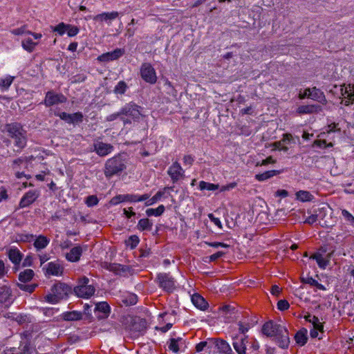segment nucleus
I'll list each match as a JSON object with an SVG mask.
<instances>
[{"instance_id":"7ed1b4c3","label":"nucleus","mask_w":354,"mask_h":354,"mask_svg":"<svg viewBox=\"0 0 354 354\" xmlns=\"http://www.w3.org/2000/svg\"><path fill=\"white\" fill-rule=\"evenodd\" d=\"M142 108L133 102L126 104L121 109L122 114L121 120L124 124H131L133 122H138L143 117Z\"/></svg>"},{"instance_id":"4c0bfd02","label":"nucleus","mask_w":354,"mask_h":354,"mask_svg":"<svg viewBox=\"0 0 354 354\" xmlns=\"http://www.w3.org/2000/svg\"><path fill=\"white\" fill-rule=\"evenodd\" d=\"M165 210V207L163 205H159L157 208L153 209L149 208L146 210V214L148 216H159L162 215Z\"/></svg>"},{"instance_id":"f03ea898","label":"nucleus","mask_w":354,"mask_h":354,"mask_svg":"<svg viewBox=\"0 0 354 354\" xmlns=\"http://www.w3.org/2000/svg\"><path fill=\"white\" fill-rule=\"evenodd\" d=\"M262 333L267 337H273L274 342L279 347L283 349L288 348L289 333L284 326L270 320L263 325Z\"/></svg>"},{"instance_id":"a19ab883","label":"nucleus","mask_w":354,"mask_h":354,"mask_svg":"<svg viewBox=\"0 0 354 354\" xmlns=\"http://www.w3.org/2000/svg\"><path fill=\"white\" fill-rule=\"evenodd\" d=\"M220 313L226 317H231L234 313L235 308L230 305H225L220 308Z\"/></svg>"},{"instance_id":"774afa93","label":"nucleus","mask_w":354,"mask_h":354,"mask_svg":"<svg viewBox=\"0 0 354 354\" xmlns=\"http://www.w3.org/2000/svg\"><path fill=\"white\" fill-rule=\"evenodd\" d=\"M276 160L272 158V156H268L265 160H263L261 162H257V166H263V165H267L268 164H274L275 163Z\"/></svg>"},{"instance_id":"8fccbe9b","label":"nucleus","mask_w":354,"mask_h":354,"mask_svg":"<svg viewBox=\"0 0 354 354\" xmlns=\"http://www.w3.org/2000/svg\"><path fill=\"white\" fill-rule=\"evenodd\" d=\"M37 286V284H23L19 283L18 287L20 290H24L29 293H32L35 290V288Z\"/></svg>"},{"instance_id":"72a5a7b5","label":"nucleus","mask_w":354,"mask_h":354,"mask_svg":"<svg viewBox=\"0 0 354 354\" xmlns=\"http://www.w3.org/2000/svg\"><path fill=\"white\" fill-rule=\"evenodd\" d=\"M37 45L38 43L33 41L30 37L25 38L21 41L23 48L28 53H32Z\"/></svg>"},{"instance_id":"bb28decb","label":"nucleus","mask_w":354,"mask_h":354,"mask_svg":"<svg viewBox=\"0 0 354 354\" xmlns=\"http://www.w3.org/2000/svg\"><path fill=\"white\" fill-rule=\"evenodd\" d=\"M8 255L10 261L15 265H19L23 257V254L17 248H10Z\"/></svg>"},{"instance_id":"f704fd0d","label":"nucleus","mask_w":354,"mask_h":354,"mask_svg":"<svg viewBox=\"0 0 354 354\" xmlns=\"http://www.w3.org/2000/svg\"><path fill=\"white\" fill-rule=\"evenodd\" d=\"M34 277V271L31 269H26L19 274V280L26 283L30 281Z\"/></svg>"},{"instance_id":"4d7b16f0","label":"nucleus","mask_w":354,"mask_h":354,"mask_svg":"<svg viewBox=\"0 0 354 354\" xmlns=\"http://www.w3.org/2000/svg\"><path fill=\"white\" fill-rule=\"evenodd\" d=\"M289 307V303L285 299L279 300L277 303V308L281 311L288 309Z\"/></svg>"},{"instance_id":"4be33fe9","label":"nucleus","mask_w":354,"mask_h":354,"mask_svg":"<svg viewBox=\"0 0 354 354\" xmlns=\"http://www.w3.org/2000/svg\"><path fill=\"white\" fill-rule=\"evenodd\" d=\"M83 250L80 245H77L71 249L65 254L66 259L71 262H77L80 259Z\"/></svg>"},{"instance_id":"69168bd1","label":"nucleus","mask_w":354,"mask_h":354,"mask_svg":"<svg viewBox=\"0 0 354 354\" xmlns=\"http://www.w3.org/2000/svg\"><path fill=\"white\" fill-rule=\"evenodd\" d=\"M208 218L210 221L214 223L216 226H218L220 229H222V224L218 218L214 216V215L212 213L208 214Z\"/></svg>"},{"instance_id":"473e14b6","label":"nucleus","mask_w":354,"mask_h":354,"mask_svg":"<svg viewBox=\"0 0 354 354\" xmlns=\"http://www.w3.org/2000/svg\"><path fill=\"white\" fill-rule=\"evenodd\" d=\"M153 223L149 218H142L137 224V229L139 231H151L152 230Z\"/></svg>"},{"instance_id":"680f3d73","label":"nucleus","mask_w":354,"mask_h":354,"mask_svg":"<svg viewBox=\"0 0 354 354\" xmlns=\"http://www.w3.org/2000/svg\"><path fill=\"white\" fill-rule=\"evenodd\" d=\"M310 323H311L313 326V329L319 330L321 332H323L324 326L319 322L318 317H317V320H312Z\"/></svg>"},{"instance_id":"b1692460","label":"nucleus","mask_w":354,"mask_h":354,"mask_svg":"<svg viewBox=\"0 0 354 354\" xmlns=\"http://www.w3.org/2000/svg\"><path fill=\"white\" fill-rule=\"evenodd\" d=\"M215 346L220 353L223 354H233L232 349L225 340L221 339H216Z\"/></svg>"},{"instance_id":"09e8293b","label":"nucleus","mask_w":354,"mask_h":354,"mask_svg":"<svg viewBox=\"0 0 354 354\" xmlns=\"http://www.w3.org/2000/svg\"><path fill=\"white\" fill-rule=\"evenodd\" d=\"M84 118V115L81 112H76L71 115V119L70 124H75L82 122Z\"/></svg>"},{"instance_id":"49530a36","label":"nucleus","mask_w":354,"mask_h":354,"mask_svg":"<svg viewBox=\"0 0 354 354\" xmlns=\"http://www.w3.org/2000/svg\"><path fill=\"white\" fill-rule=\"evenodd\" d=\"M99 203V199L95 195H91L86 198L85 203L88 207H93L97 205Z\"/></svg>"},{"instance_id":"dca6fc26","label":"nucleus","mask_w":354,"mask_h":354,"mask_svg":"<svg viewBox=\"0 0 354 354\" xmlns=\"http://www.w3.org/2000/svg\"><path fill=\"white\" fill-rule=\"evenodd\" d=\"M167 344L169 350L175 353L184 351L187 348L186 341L182 337L171 338Z\"/></svg>"},{"instance_id":"bf43d9fd","label":"nucleus","mask_w":354,"mask_h":354,"mask_svg":"<svg viewBox=\"0 0 354 354\" xmlns=\"http://www.w3.org/2000/svg\"><path fill=\"white\" fill-rule=\"evenodd\" d=\"M55 115L59 116L62 120H64L66 122L70 124V122L71 121V119L72 114L67 113L66 112H61Z\"/></svg>"},{"instance_id":"aec40b11","label":"nucleus","mask_w":354,"mask_h":354,"mask_svg":"<svg viewBox=\"0 0 354 354\" xmlns=\"http://www.w3.org/2000/svg\"><path fill=\"white\" fill-rule=\"evenodd\" d=\"M44 269L46 276H60L63 272V267L57 262H49Z\"/></svg>"},{"instance_id":"9b49d317","label":"nucleus","mask_w":354,"mask_h":354,"mask_svg":"<svg viewBox=\"0 0 354 354\" xmlns=\"http://www.w3.org/2000/svg\"><path fill=\"white\" fill-rule=\"evenodd\" d=\"M140 75L146 82L154 84L157 81L156 72L150 63H143L140 66Z\"/></svg>"},{"instance_id":"f257e3e1","label":"nucleus","mask_w":354,"mask_h":354,"mask_svg":"<svg viewBox=\"0 0 354 354\" xmlns=\"http://www.w3.org/2000/svg\"><path fill=\"white\" fill-rule=\"evenodd\" d=\"M3 131L6 133L8 139L6 145L13 143L17 152H20L26 146L28 141L27 131L19 122H12L4 126Z\"/></svg>"},{"instance_id":"20e7f679","label":"nucleus","mask_w":354,"mask_h":354,"mask_svg":"<svg viewBox=\"0 0 354 354\" xmlns=\"http://www.w3.org/2000/svg\"><path fill=\"white\" fill-rule=\"evenodd\" d=\"M71 292V288L64 283L58 282L55 283L50 289V292L44 297L46 302L57 304L63 299Z\"/></svg>"},{"instance_id":"c756f323","label":"nucleus","mask_w":354,"mask_h":354,"mask_svg":"<svg viewBox=\"0 0 354 354\" xmlns=\"http://www.w3.org/2000/svg\"><path fill=\"white\" fill-rule=\"evenodd\" d=\"M62 317L66 321H77L82 319V314L81 312L73 310L64 313Z\"/></svg>"},{"instance_id":"338daca9","label":"nucleus","mask_w":354,"mask_h":354,"mask_svg":"<svg viewBox=\"0 0 354 354\" xmlns=\"http://www.w3.org/2000/svg\"><path fill=\"white\" fill-rule=\"evenodd\" d=\"M205 243L207 245H208L209 246L213 247L215 248H217L219 247L225 248H229V245L224 243H221V242H206Z\"/></svg>"},{"instance_id":"a18cd8bd","label":"nucleus","mask_w":354,"mask_h":354,"mask_svg":"<svg viewBox=\"0 0 354 354\" xmlns=\"http://www.w3.org/2000/svg\"><path fill=\"white\" fill-rule=\"evenodd\" d=\"M13 81V77L11 76H7L4 78L0 79V87H2L5 89H8L9 86L11 85Z\"/></svg>"},{"instance_id":"de8ad7c7","label":"nucleus","mask_w":354,"mask_h":354,"mask_svg":"<svg viewBox=\"0 0 354 354\" xmlns=\"http://www.w3.org/2000/svg\"><path fill=\"white\" fill-rule=\"evenodd\" d=\"M66 31L68 37H74L77 35L80 31L78 27L71 24H66Z\"/></svg>"},{"instance_id":"a878e982","label":"nucleus","mask_w":354,"mask_h":354,"mask_svg":"<svg viewBox=\"0 0 354 354\" xmlns=\"http://www.w3.org/2000/svg\"><path fill=\"white\" fill-rule=\"evenodd\" d=\"M310 96L311 99L323 104L326 103V99L324 93L316 87H313L312 89L310 88Z\"/></svg>"},{"instance_id":"6ab92c4d","label":"nucleus","mask_w":354,"mask_h":354,"mask_svg":"<svg viewBox=\"0 0 354 354\" xmlns=\"http://www.w3.org/2000/svg\"><path fill=\"white\" fill-rule=\"evenodd\" d=\"M94 151L100 156H105L113 150V146L111 144L104 143L103 142L97 141L94 143Z\"/></svg>"},{"instance_id":"052dcab7","label":"nucleus","mask_w":354,"mask_h":354,"mask_svg":"<svg viewBox=\"0 0 354 354\" xmlns=\"http://www.w3.org/2000/svg\"><path fill=\"white\" fill-rule=\"evenodd\" d=\"M310 323H311L313 326V329L319 330L321 332H323L324 326L319 322L318 317H317V320H312Z\"/></svg>"},{"instance_id":"0eeeda50","label":"nucleus","mask_w":354,"mask_h":354,"mask_svg":"<svg viewBox=\"0 0 354 354\" xmlns=\"http://www.w3.org/2000/svg\"><path fill=\"white\" fill-rule=\"evenodd\" d=\"M333 253V250L328 251L326 247H321L310 257V259L315 260L319 268L325 270L329 265Z\"/></svg>"},{"instance_id":"39448f33","label":"nucleus","mask_w":354,"mask_h":354,"mask_svg":"<svg viewBox=\"0 0 354 354\" xmlns=\"http://www.w3.org/2000/svg\"><path fill=\"white\" fill-rule=\"evenodd\" d=\"M126 169L124 160L118 154L108 159L104 165V174L107 178L122 173Z\"/></svg>"},{"instance_id":"393cba45","label":"nucleus","mask_w":354,"mask_h":354,"mask_svg":"<svg viewBox=\"0 0 354 354\" xmlns=\"http://www.w3.org/2000/svg\"><path fill=\"white\" fill-rule=\"evenodd\" d=\"M319 111H321V106L315 104L301 105L299 106L297 109V112L299 114H310L313 113H318Z\"/></svg>"},{"instance_id":"9d476101","label":"nucleus","mask_w":354,"mask_h":354,"mask_svg":"<svg viewBox=\"0 0 354 354\" xmlns=\"http://www.w3.org/2000/svg\"><path fill=\"white\" fill-rule=\"evenodd\" d=\"M232 346L238 354H247L246 344L248 343L247 335H239L236 331H232L230 334Z\"/></svg>"},{"instance_id":"5701e85b","label":"nucleus","mask_w":354,"mask_h":354,"mask_svg":"<svg viewBox=\"0 0 354 354\" xmlns=\"http://www.w3.org/2000/svg\"><path fill=\"white\" fill-rule=\"evenodd\" d=\"M192 301L193 304L201 310H205L208 307V303L199 294L195 293L192 296Z\"/></svg>"},{"instance_id":"3c124183","label":"nucleus","mask_w":354,"mask_h":354,"mask_svg":"<svg viewBox=\"0 0 354 354\" xmlns=\"http://www.w3.org/2000/svg\"><path fill=\"white\" fill-rule=\"evenodd\" d=\"M66 24L61 22L54 27L53 31L57 32L59 35H63L66 31Z\"/></svg>"},{"instance_id":"0e129e2a","label":"nucleus","mask_w":354,"mask_h":354,"mask_svg":"<svg viewBox=\"0 0 354 354\" xmlns=\"http://www.w3.org/2000/svg\"><path fill=\"white\" fill-rule=\"evenodd\" d=\"M338 126H339L338 123H335V122L331 123L330 124H329L328 126L327 132L328 133H332V132H336V131L340 132L341 129H340V128L338 127Z\"/></svg>"},{"instance_id":"412c9836","label":"nucleus","mask_w":354,"mask_h":354,"mask_svg":"<svg viewBox=\"0 0 354 354\" xmlns=\"http://www.w3.org/2000/svg\"><path fill=\"white\" fill-rule=\"evenodd\" d=\"M119 16V12L117 11H113L111 12H102L98 14L93 17V19L95 21L102 22L105 21L109 25L111 24L113 20H115Z\"/></svg>"},{"instance_id":"864d4df0","label":"nucleus","mask_w":354,"mask_h":354,"mask_svg":"<svg viewBox=\"0 0 354 354\" xmlns=\"http://www.w3.org/2000/svg\"><path fill=\"white\" fill-rule=\"evenodd\" d=\"M108 269L110 271L115 272V274H120L121 271L124 270L122 265L117 263L110 264Z\"/></svg>"},{"instance_id":"cd10ccee","label":"nucleus","mask_w":354,"mask_h":354,"mask_svg":"<svg viewBox=\"0 0 354 354\" xmlns=\"http://www.w3.org/2000/svg\"><path fill=\"white\" fill-rule=\"evenodd\" d=\"M50 243V239L44 235L38 236L34 241L33 245L37 251L44 249Z\"/></svg>"},{"instance_id":"f3484780","label":"nucleus","mask_w":354,"mask_h":354,"mask_svg":"<svg viewBox=\"0 0 354 354\" xmlns=\"http://www.w3.org/2000/svg\"><path fill=\"white\" fill-rule=\"evenodd\" d=\"M95 313L98 319H106L111 313V307L106 301L96 303Z\"/></svg>"},{"instance_id":"6e6d98bb","label":"nucleus","mask_w":354,"mask_h":354,"mask_svg":"<svg viewBox=\"0 0 354 354\" xmlns=\"http://www.w3.org/2000/svg\"><path fill=\"white\" fill-rule=\"evenodd\" d=\"M342 215L344 218V219L350 224L354 225V216L349 213L347 210L343 209L342 211Z\"/></svg>"},{"instance_id":"2eb2a0df","label":"nucleus","mask_w":354,"mask_h":354,"mask_svg":"<svg viewBox=\"0 0 354 354\" xmlns=\"http://www.w3.org/2000/svg\"><path fill=\"white\" fill-rule=\"evenodd\" d=\"M342 104L348 106L354 103V85L348 84L341 88Z\"/></svg>"},{"instance_id":"423d86ee","label":"nucleus","mask_w":354,"mask_h":354,"mask_svg":"<svg viewBox=\"0 0 354 354\" xmlns=\"http://www.w3.org/2000/svg\"><path fill=\"white\" fill-rule=\"evenodd\" d=\"M95 287L89 284V279L83 277L79 279L78 285L74 288V292L78 297L88 299L94 295Z\"/></svg>"},{"instance_id":"13d9d810","label":"nucleus","mask_w":354,"mask_h":354,"mask_svg":"<svg viewBox=\"0 0 354 354\" xmlns=\"http://www.w3.org/2000/svg\"><path fill=\"white\" fill-rule=\"evenodd\" d=\"M284 142H283L282 141H277V142H274L273 143V147L276 149H278L279 151H288V147H286V145H283Z\"/></svg>"},{"instance_id":"37998d69","label":"nucleus","mask_w":354,"mask_h":354,"mask_svg":"<svg viewBox=\"0 0 354 354\" xmlns=\"http://www.w3.org/2000/svg\"><path fill=\"white\" fill-rule=\"evenodd\" d=\"M11 33L15 35H28L30 34V30L27 29V26L24 25L19 28L12 29Z\"/></svg>"},{"instance_id":"ea45409f","label":"nucleus","mask_w":354,"mask_h":354,"mask_svg":"<svg viewBox=\"0 0 354 354\" xmlns=\"http://www.w3.org/2000/svg\"><path fill=\"white\" fill-rule=\"evenodd\" d=\"M238 326V332H236L239 335H246V333L250 328V324L247 322L239 321L237 323Z\"/></svg>"},{"instance_id":"c03bdc74","label":"nucleus","mask_w":354,"mask_h":354,"mask_svg":"<svg viewBox=\"0 0 354 354\" xmlns=\"http://www.w3.org/2000/svg\"><path fill=\"white\" fill-rule=\"evenodd\" d=\"M139 242V237L136 235H132L126 241V244L133 249L138 245Z\"/></svg>"},{"instance_id":"a211bd4d","label":"nucleus","mask_w":354,"mask_h":354,"mask_svg":"<svg viewBox=\"0 0 354 354\" xmlns=\"http://www.w3.org/2000/svg\"><path fill=\"white\" fill-rule=\"evenodd\" d=\"M124 54V50L116 48L111 52L103 53L97 57V60L102 62L116 60Z\"/></svg>"},{"instance_id":"1a4fd4ad","label":"nucleus","mask_w":354,"mask_h":354,"mask_svg":"<svg viewBox=\"0 0 354 354\" xmlns=\"http://www.w3.org/2000/svg\"><path fill=\"white\" fill-rule=\"evenodd\" d=\"M150 197V195L148 194H145L143 195H138V194H119L114 197H113L110 201L109 204L111 205H117L122 202H131V203H136L141 202L147 200Z\"/></svg>"},{"instance_id":"c85d7f7f","label":"nucleus","mask_w":354,"mask_h":354,"mask_svg":"<svg viewBox=\"0 0 354 354\" xmlns=\"http://www.w3.org/2000/svg\"><path fill=\"white\" fill-rule=\"evenodd\" d=\"M301 281L303 283L308 284L310 286L315 287L317 290H326V289L324 286L310 276L302 277Z\"/></svg>"},{"instance_id":"2f4dec72","label":"nucleus","mask_w":354,"mask_h":354,"mask_svg":"<svg viewBox=\"0 0 354 354\" xmlns=\"http://www.w3.org/2000/svg\"><path fill=\"white\" fill-rule=\"evenodd\" d=\"M295 195L296 198L301 202H309L314 199L313 195L308 191L300 190Z\"/></svg>"},{"instance_id":"58836bf2","label":"nucleus","mask_w":354,"mask_h":354,"mask_svg":"<svg viewBox=\"0 0 354 354\" xmlns=\"http://www.w3.org/2000/svg\"><path fill=\"white\" fill-rule=\"evenodd\" d=\"M198 187L201 190L207 189V190H209V191H215V190L219 189V187H220L218 184H213V183H207V182H205L203 180H202L199 183Z\"/></svg>"},{"instance_id":"6e6552de","label":"nucleus","mask_w":354,"mask_h":354,"mask_svg":"<svg viewBox=\"0 0 354 354\" xmlns=\"http://www.w3.org/2000/svg\"><path fill=\"white\" fill-rule=\"evenodd\" d=\"M155 281L160 288L167 293L173 292L176 288V281L169 273H158Z\"/></svg>"},{"instance_id":"603ef678","label":"nucleus","mask_w":354,"mask_h":354,"mask_svg":"<svg viewBox=\"0 0 354 354\" xmlns=\"http://www.w3.org/2000/svg\"><path fill=\"white\" fill-rule=\"evenodd\" d=\"M19 241L23 242H31L34 240L35 236L30 234H18Z\"/></svg>"},{"instance_id":"ddd939ff","label":"nucleus","mask_w":354,"mask_h":354,"mask_svg":"<svg viewBox=\"0 0 354 354\" xmlns=\"http://www.w3.org/2000/svg\"><path fill=\"white\" fill-rule=\"evenodd\" d=\"M167 174L174 183H177L185 177V171L177 161L173 162L169 167Z\"/></svg>"},{"instance_id":"f8f14e48","label":"nucleus","mask_w":354,"mask_h":354,"mask_svg":"<svg viewBox=\"0 0 354 354\" xmlns=\"http://www.w3.org/2000/svg\"><path fill=\"white\" fill-rule=\"evenodd\" d=\"M66 101V97L62 93H56L53 91H48L46 94L44 104L49 107L53 105L64 103Z\"/></svg>"},{"instance_id":"4468645a","label":"nucleus","mask_w":354,"mask_h":354,"mask_svg":"<svg viewBox=\"0 0 354 354\" xmlns=\"http://www.w3.org/2000/svg\"><path fill=\"white\" fill-rule=\"evenodd\" d=\"M40 192L37 189L29 190L22 196L19 201V207L24 208L32 204L39 196Z\"/></svg>"},{"instance_id":"79ce46f5","label":"nucleus","mask_w":354,"mask_h":354,"mask_svg":"<svg viewBox=\"0 0 354 354\" xmlns=\"http://www.w3.org/2000/svg\"><path fill=\"white\" fill-rule=\"evenodd\" d=\"M127 88L128 86L125 82L120 81L114 87L113 91L115 94L122 95L126 92Z\"/></svg>"},{"instance_id":"e433bc0d","label":"nucleus","mask_w":354,"mask_h":354,"mask_svg":"<svg viewBox=\"0 0 354 354\" xmlns=\"http://www.w3.org/2000/svg\"><path fill=\"white\" fill-rule=\"evenodd\" d=\"M170 189L169 187H165L162 191H158L152 198H148V200L145 202L146 206L151 205L158 201L161 197L165 194L167 189Z\"/></svg>"},{"instance_id":"e2e57ef3","label":"nucleus","mask_w":354,"mask_h":354,"mask_svg":"<svg viewBox=\"0 0 354 354\" xmlns=\"http://www.w3.org/2000/svg\"><path fill=\"white\" fill-rule=\"evenodd\" d=\"M310 323H311L313 326V329L319 330L321 332H323L324 326L319 322L318 317H317V320H312Z\"/></svg>"},{"instance_id":"5fc2aeb1","label":"nucleus","mask_w":354,"mask_h":354,"mask_svg":"<svg viewBox=\"0 0 354 354\" xmlns=\"http://www.w3.org/2000/svg\"><path fill=\"white\" fill-rule=\"evenodd\" d=\"M20 354H31V348L28 343H23L20 344L19 348Z\"/></svg>"},{"instance_id":"7c9ffc66","label":"nucleus","mask_w":354,"mask_h":354,"mask_svg":"<svg viewBox=\"0 0 354 354\" xmlns=\"http://www.w3.org/2000/svg\"><path fill=\"white\" fill-rule=\"evenodd\" d=\"M281 173L279 170H270L265 171L262 174H259L255 176V179L258 181H265L274 176H277Z\"/></svg>"},{"instance_id":"c9c22d12","label":"nucleus","mask_w":354,"mask_h":354,"mask_svg":"<svg viewBox=\"0 0 354 354\" xmlns=\"http://www.w3.org/2000/svg\"><path fill=\"white\" fill-rule=\"evenodd\" d=\"M306 333H307V330L306 329L299 330L295 334V339L296 341V343L300 346H304L306 343L307 339H308Z\"/></svg>"}]
</instances>
